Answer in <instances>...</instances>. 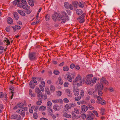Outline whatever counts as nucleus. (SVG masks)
<instances>
[{"mask_svg":"<svg viewBox=\"0 0 120 120\" xmlns=\"http://www.w3.org/2000/svg\"><path fill=\"white\" fill-rule=\"evenodd\" d=\"M73 85L75 86L76 85L77 86L79 87L82 85V81L81 79L80 76L78 75L73 82Z\"/></svg>","mask_w":120,"mask_h":120,"instance_id":"f257e3e1","label":"nucleus"},{"mask_svg":"<svg viewBox=\"0 0 120 120\" xmlns=\"http://www.w3.org/2000/svg\"><path fill=\"white\" fill-rule=\"evenodd\" d=\"M28 57L29 59L31 61L35 60L37 59L36 53L34 52H30Z\"/></svg>","mask_w":120,"mask_h":120,"instance_id":"f03ea898","label":"nucleus"},{"mask_svg":"<svg viewBox=\"0 0 120 120\" xmlns=\"http://www.w3.org/2000/svg\"><path fill=\"white\" fill-rule=\"evenodd\" d=\"M92 76L93 75L92 74H90L86 76L85 82L87 84L89 85L91 83L92 81L91 78Z\"/></svg>","mask_w":120,"mask_h":120,"instance_id":"7ed1b4c3","label":"nucleus"},{"mask_svg":"<svg viewBox=\"0 0 120 120\" xmlns=\"http://www.w3.org/2000/svg\"><path fill=\"white\" fill-rule=\"evenodd\" d=\"M94 116L93 113L91 112H89V114L86 115V118L87 120H93Z\"/></svg>","mask_w":120,"mask_h":120,"instance_id":"20e7f679","label":"nucleus"},{"mask_svg":"<svg viewBox=\"0 0 120 120\" xmlns=\"http://www.w3.org/2000/svg\"><path fill=\"white\" fill-rule=\"evenodd\" d=\"M73 92L75 95L76 96H78L79 94V91L78 87L74 85H73Z\"/></svg>","mask_w":120,"mask_h":120,"instance_id":"39448f33","label":"nucleus"},{"mask_svg":"<svg viewBox=\"0 0 120 120\" xmlns=\"http://www.w3.org/2000/svg\"><path fill=\"white\" fill-rule=\"evenodd\" d=\"M85 15L86 14L84 13L77 18V20H79V22L80 23H82L84 22V18Z\"/></svg>","mask_w":120,"mask_h":120,"instance_id":"423d86ee","label":"nucleus"},{"mask_svg":"<svg viewBox=\"0 0 120 120\" xmlns=\"http://www.w3.org/2000/svg\"><path fill=\"white\" fill-rule=\"evenodd\" d=\"M103 85L101 83L97 84L95 86V89L97 90H101L103 89Z\"/></svg>","mask_w":120,"mask_h":120,"instance_id":"0eeeda50","label":"nucleus"},{"mask_svg":"<svg viewBox=\"0 0 120 120\" xmlns=\"http://www.w3.org/2000/svg\"><path fill=\"white\" fill-rule=\"evenodd\" d=\"M79 111V109L77 108H75L74 109V111L72 112H71V113L72 115H74V116H72V118H74V117H76V115L74 113V112L77 114H78L80 113Z\"/></svg>","mask_w":120,"mask_h":120,"instance_id":"6e6552de","label":"nucleus"},{"mask_svg":"<svg viewBox=\"0 0 120 120\" xmlns=\"http://www.w3.org/2000/svg\"><path fill=\"white\" fill-rule=\"evenodd\" d=\"M67 77L68 81L71 82L72 81V79L74 78V76L72 74H69L67 75Z\"/></svg>","mask_w":120,"mask_h":120,"instance_id":"1a4fd4ad","label":"nucleus"},{"mask_svg":"<svg viewBox=\"0 0 120 120\" xmlns=\"http://www.w3.org/2000/svg\"><path fill=\"white\" fill-rule=\"evenodd\" d=\"M53 109L55 111H58L60 109V108L59 106L57 105H54L53 106Z\"/></svg>","mask_w":120,"mask_h":120,"instance_id":"9d476101","label":"nucleus"},{"mask_svg":"<svg viewBox=\"0 0 120 120\" xmlns=\"http://www.w3.org/2000/svg\"><path fill=\"white\" fill-rule=\"evenodd\" d=\"M13 15L14 17V19L16 20H18L19 18L18 13L16 12H14L13 13Z\"/></svg>","mask_w":120,"mask_h":120,"instance_id":"9b49d317","label":"nucleus"},{"mask_svg":"<svg viewBox=\"0 0 120 120\" xmlns=\"http://www.w3.org/2000/svg\"><path fill=\"white\" fill-rule=\"evenodd\" d=\"M100 82L101 83H105L106 85H108L109 84L108 82L105 80L104 78H102L100 80Z\"/></svg>","mask_w":120,"mask_h":120,"instance_id":"f8f14e48","label":"nucleus"},{"mask_svg":"<svg viewBox=\"0 0 120 120\" xmlns=\"http://www.w3.org/2000/svg\"><path fill=\"white\" fill-rule=\"evenodd\" d=\"M34 0H28L27 2L29 5L31 6H33L34 5L35 2Z\"/></svg>","mask_w":120,"mask_h":120,"instance_id":"ddd939ff","label":"nucleus"},{"mask_svg":"<svg viewBox=\"0 0 120 120\" xmlns=\"http://www.w3.org/2000/svg\"><path fill=\"white\" fill-rule=\"evenodd\" d=\"M82 111L84 112L86 111L88 109V107L85 105H82L81 106Z\"/></svg>","mask_w":120,"mask_h":120,"instance_id":"4468645a","label":"nucleus"},{"mask_svg":"<svg viewBox=\"0 0 120 120\" xmlns=\"http://www.w3.org/2000/svg\"><path fill=\"white\" fill-rule=\"evenodd\" d=\"M37 96L38 97L37 99L39 100H40L43 98L44 96L43 94H42L41 93L37 94Z\"/></svg>","mask_w":120,"mask_h":120,"instance_id":"2eb2a0df","label":"nucleus"},{"mask_svg":"<svg viewBox=\"0 0 120 120\" xmlns=\"http://www.w3.org/2000/svg\"><path fill=\"white\" fill-rule=\"evenodd\" d=\"M61 17L67 18L68 15L67 13L64 11H62L61 12Z\"/></svg>","mask_w":120,"mask_h":120,"instance_id":"dca6fc26","label":"nucleus"},{"mask_svg":"<svg viewBox=\"0 0 120 120\" xmlns=\"http://www.w3.org/2000/svg\"><path fill=\"white\" fill-rule=\"evenodd\" d=\"M66 93H67V94L68 95L69 97H71L72 96V95L69 89H67L66 90Z\"/></svg>","mask_w":120,"mask_h":120,"instance_id":"f3484780","label":"nucleus"},{"mask_svg":"<svg viewBox=\"0 0 120 120\" xmlns=\"http://www.w3.org/2000/svg\"><path fill=\"white\" fill-rule=\"evenodd\" d=\"M54 14L57 20L58 21L60 20L61 18L59 14L56 12H55Z\"/></svg>","mask_w":120,"mask_h":120,"instance_id":"a211bd4d","label":"nucleus"},{"mask_svg":"<svg viewBox=\"0 0 120 120\" xmlns=\"http://www.w3.org/2000/svg\"><path fill=\"white\" fill-rule=\"evenodd\" d=\"M7 21L8 24H11L13 23V19L9 17L7 19Z\"/></svg>","mask_w":120,"mask_h":120,"instance_id":"6ab92c4d","label":"nucleus"},{"mask_svg":"<svg viewBox=\"0 0 120 120\" xmlns=\"http://www.w3.org/2000/svg\"><path fill=\"white\" fill-rule=\"evenodd\" d=\"M63 115L64 117L68 118H70L71 117V115L65 112L63 113Z\"/></svg>","mask_w":120,"mask_h":120,"instance_id":"aec40b11","label":"nucleus"},{"mask_svg":"<svg viewBox=\"0 0 120 120\" xmlns=\"http://www.w3.org/2000/svg\"><path fill=\"white\" fill-rule=\"evenodd\" d=\"M72 5L75 8H77L78 3L77 1H73L72 3Z\"/></svg>","mask_w":120,"mask_h":120,"instance_id":"412c9836","label":"nucleus"},{"mask_svg":"<svg viewBox=\"0 0 120 120\" xmlns=\"http://www.w3.org/2000/svg\"><path fill=\"white\" fill-rule=\"evenodd\" d=\"M94 93V90L93 89H90L88 92V93L90 95H93Z\"/></svg>","mask_w":120,"mask_h":120,"instance_id":"4be33fe9","label":"nucleus"},{"mask_svg":"<svg viewBox=\"0 0 120 120\" xmlns=\"http://www.w3.org/2000/svg\"><path fill=\"white\" fill-rule=\"evenodd\" d=\"M76 13L79 15L82 13V11L80 9H78L76 11Z\"/></svg>","mask_w":120,"mask_h":120,"instance_id":"5701e85b","label":"nucleus"},{"mask_svg":"<svg viewBox=\"0 0 120 120\" xmlns=\"http://www.w3.org/2000/svg\"><path fill=\"white\" fill-rule=\"evenodd\" d=\"M47 107L48 109L51 108L52 103L50 101H48L47 103Z\"/></svg>","mask_w":120,"mask_h":120,"instance_id":"b1692460","label":"nucleus"},{"mask_svg":"<svg viewBox=\"0 0 120 120\" xmlns=\"http://www.w3.org/2000/svg\"><path fill=\"white\" fill-rule=\"evenodd\" d=\"M29 85L31 88L34 89L35 87L34 83L32 81L30 82L29 83Z\"/></svg>","mask_w":120,"mask_h":120,"instance_id":"393cba45","label":"nucleus"},{"mask_svg":"<svg viewBox=\"0 0 120 120\" xmlns=\"http://www.w3.org/2000/svg\"><path fill=\"white\" fill-rule=\"evenodd\" d=\"M17 12L21 15L23 16H25V14L23 11H22L20 10H18Z\"/></svg>","mask_w":120,"mask_h":120,"instance_id":"a878e982","label":"nucleus"},{"mask_svg":"<svg viewBox=\"0 0 120 120\" xmlns=\"http://www.w3.org/2000/svg\"><path fill=\"white\" fill-rule=\"evenodd\" d=\"M22 8L24 9L27 10L29 9L30 7L29 6L26 5H23L22 6Z\"/></svg>","mask_w":120,"mask_h":120,"instance_id":"bb28decb","label":"nucleus"},{"mask_svg":"<svg viewBox=\"0 0 120 120\" xmlns=\"http://www.w3.org/2000/svg\"><path fill=\"white\" fill-rule=\"evenodd\" d=\"M69 3L67 2H65L64 3V7L67 9H68L69 6L70 5Z\"/></svg>","mask_w":120,"mask_h":120,"instance_id":"cd10ccee","label":"nucleus"},{"mask_svg":"<svg viewBox=\"0 0 120 120\" xmlns=\"http://www.w3.org/2000/svg\"><path fill=\"white\" fill-rule=\"evenodd\" d=\"M60 18H61L60 20H59L58 21H61V22L62 23H64L66 21L65 19L66 18L61 17Z\"/></svg>","mask_w":120,"mask_h":120,"instance_id":"c85d7f7f","label":"nucleus"},{"mask_svg":"<svg viewBox=\"0 0 120 120\" xmlns=\"http://www.w3.org/2000/svg\"><path fill=\"white\" fill-rule=\"evenodd\" d=\"M65 108L66 109L65 110L66 111H68V109H71L70 106L69 104H66L64 106Z\"/></svg>","mask_w":120,"mask_h":120,"instance_id":"c756f323","label":"nucleus"},{"mask_svg":"<svg viewBox=\"0 0 120 120\" xmlns=\"http://www.w3.org/2000/svg\"><path fill=\"white\" fill-rule=\"evenodd\" d=\"M63 69L64 71H67L69 70V68L68 66H66L63 68Z\"/></svg>","mask_w":120,"mask_h":120,"instance_id":"7c9ffc66","label":"nucleus"},{"mask_svg":"<svg viewBox=\"0 0 120 120\" xmlns=\"http://www.w3.org/2000/svg\"><path fill=\"white\" fill-rule=\"evenodd\" d=\"M35 92L36 93H37V94L41 93V91L40 89L39 88H36L35 89Z\"/></svg>","mask_w":120,"mask_h":120,"instance_id":"2f4dec72","label":"nucleus"},{"mask_svg":"<svg viewBox=\"0 0 120 120\" xmlns=\"http://www.w3.org/2000/svg\"><path fill=\"white\" fill-rule=\"evenodd\" d=\"M9 88L10 90H11V93L14 94V92H13L15 89L14 87L12 86H11L9 87Z\"/></svg>","mask_w":120,"mask_h":120,"instance_id":"473e14b6","label":"nucleus"},{"mask_svg":"<svg viewBox=\"0 0 120 120\" xmlns=\"http://www.w3.org/2000/svg\"><path fill=\"white\" fill-rule=\"evenodd\" d=\"M4 47L0 45V54H2L4 52Z\"/></svg>","mask_w":120,"mask_h":120,"instance_id":"72a5a7b5","label":"nucleus"},{"mask_svg":"<svg viewBox=\"0 0 120 120\" xmlns=\"http://www.w3.org/2000/svg\"><path fill=\"white\" fill-rule=\"evenodd\" d=\"M99 103L103 105H104L106 104V102L104 100H102V101L101 100L99 101Z\"/></svg>","mask_w":120,"mask_h":120,"instance_id":"f704fd0d","label":"nucleus"},{"mask_svg":"<svg viewBox=\"0 0 120 120\" xmlns=\"http://www.w3.org/2000/svg\"><path fill=\"white\" fill-rule=\"evenodd\" d=\"M59 82V83L60 85H62L63 83V81L62 80L61 78V77H59L58 78Z\"/></svg>","mask_w":120,"mask_h":120,"instance_id":"c9c22d12","label":"nucleus"},{"mask_svg":"<svg viewBox=\"0 0 120 120\" xmlns=\"http://www.w3.org/2000/svg\"><path fill=\"white\" fill-rule=\"evenodd\" d=\"M50 90L51 92H53L55 90V87L52 85H51L50 86Z\"/></svg>","mask_w":120,"mask_h":120,"instance_id":"e433bc0d","label":"nucleus"},{"mask_svg":"<svg viewBox=\"0 0 120 120\" xmlns=\"http://www.w3.org/2000/svg\"><path fill=\"white\" fill-rule=\"evenodd\" d=\"M50 16L49 15L47 14L45 16V19L46 21H48L50 19Z\"/></svg>","mask_w":120,"mask_h":120,"instance_id":"4c0bfd02","label":"nucleus"},{"mask_svg":"<svg viewBox=\"0 0 120 120\" xmlns=\"http://www.w3.org/2000/svg\"><path fill=\"white\" fill-rule=\"evenodd\" d=\"M46 107L44 106H41L39 108V110L41 111L44 110L46 109Z\"/></svg>","mask_w":120,"mask_h":120,"instance_id":"58836bf2","label":"nucleus"},{"mask_svg":"<svg viewBox=\"0 0 120 120\" xmlns=\"http://www.w3.org/2000/svg\"><path fill=\"white\" fill-rule=\"evenodd\" d=\"M82 97L80 96H79L77 97H75V99L76 101H78Z\"/></svg>","mask_w":120,"mask_h":120,"instance_id":"ea45409f","label":"nucleus"},{"mask_svg":"<svg viewBox=\"0 0 120 120\" xmlns=\"http://www.w3.org/2000/svg\"><path fill=\"white\" fill-rule=\"evenodd\" d=\"M101 114L102 115H104L105 111V109L103 108H101Z\"/></svg>","mask_w":120,"mask_h":120,"instance_id":"a19ab883","label":"nucleus"},{"mask_svg":"<svg viewBox=\"0 0 120 120\" xmlns=\"http://www.w3.org/2000/svg\"><path fill=\"white\" fill-rule=\"evenodd\" d=\"M45 92H47V94L50 95V92L49 91V89L48 88H46L45 89Z\"/></svg>","mask_w":120,"mask_h":120,"instance_id":"79ce46f5","label":"nucleus"},{"mask_svg":"<svg viewBox=\"0 0 120 120\" xmlns=\"http://www.w3.org/2000/svg\"><path fill=\"white\" fill-rule=\"evenodd\" d=\"M32 79H35L38 80V81H40L43 80V79L42 78H39L38 77H33Z\"/></svg>","mask_w":120,"mask_h":120,"instance_id":"37998d69","label":"nucleus"},{"mask_svg":"<svg viewBox=\"0 0 120 120\" xmlns=\"http://www.w3.org/2000/svg\"><path fill=\"white\" fill-rule=\"evenodd\" d=\"M53 73L55 75H58L60 73V72L58 70H56L54 71Z\"/></svg>","mask_w":120,"mask_h":120,"instance_id":"c03bdc74","label":"nucleus"},{"mask_svg":"<svg viewBox=\"0 0 120 120\" xmlns=\"http://www.w3.org/2000/svg\"><path fill=\"white\" fill-rule=\"evenodd\" d=\"M84 91L83 90H81L80 92V96L82 97L84 95Z\"/></svg>","mask_w":120,"mask_h":120,"instance_id":"a18cd8bd","label":"nucleus"},{"mask_svg":"<svg viewBox=\"0 0 120 120\" xmlns=\"http://www.w3.org/2000/svg\"><path fill=\"white\" fill-rule=\"evenodd\" d=\"M48 111L49 112L50 114L52 115H53V112L52 110L51 109V108L48 109Z\"/></svg>","mask_w":120,"mask_h":120,"instance_id":"49530a36","label":"nucleus"},{"mask_svg":"<svg viewBox=\"0 0 120 120\" xmlns=\"http://www.w3.org/2000/svg\"><path fill=\"white\" fill-rule=\"evenodd\" d=\"M21 116L19 115H16V119L17 120H20L21 119Z\"/></svg>","mask_w":120,"mask_h":120,"instance_id":"de8ad7c7","label":"nucleus"},{"mask_svg":"<svg viewBox=\"0 0 120 120\" xmlns=\"http://www.w3.org/2000/svg\"><path fill=\"white\" fill-rule=\"evenodd\" d=\"M69 104L70 105L71 108L72 107H74L76 105L74 103H72Z\"/></svg>","mask_w":120,"mask_h":120,"instance_id":"09e8293b","label":"nucleus"},{"mask_svg":"<svg viewBox=\"0 0 120 120\" xmlns=\"http://www.w3.org/2000/svg\"><path fill=\"white\" fill-rule=\"evenodd\" d=\"M87 107L88 108L90 109L93 110L94 109V107L92 106L91 105H88Z\"/></svg>","mask_w":120,"mask_h":120,"instance_id":"8fccbe9b","label":"nucleus"},{"mask_svg":"<svg viewBox=\"0 0 120 120\" xmlns=\"http://www.w3.org/2000/svg\"><path fill=\"white\" fill-rule=\"evenodd\" d=\"M5 41L4 42L5 43L6 42V43H7L6 45H10V41H9L7 39H6V40H5V41Z\"/></svg>","mask_w":120,"mask_h":120,"instance_id":"3c124183","label":"nucleus"},{"mask_svg":"<svg viewBox=\"0 0 120 120\" xmlns=\"http://www.w3.org/2000/svg\"><path fill=\"white\" fill-rule=\"evenodd\" d=\"M78 5L80 7L82 8L84 7L83 4L80 2H79L78 3Z\"/></svg>","mask_w":120,"mask_h":120,"instance_id":"603ef678","label":"nucleus"},{"mask_svg":"<svg viewBox=\"0 0 120 120\" xmlns=\"http://www.w3.org/2000/svg\"><path fill=\"white\" fill-rule=\"evenodd\" d=\"M33 117L35 119L37 118L38 117V114L37 113L35 112L34 113Z\"/></svg>","mask_w":120,"mask_h":120,"instance_id":"864d4df0","label":"nucleus"},{"mask_svg":"<svg viewBox=\"0 0 120 120\" xmlns=\"http://www.w3.org/2000/svg\"><path fill=\"white\" fill-rule=\"evenodd\" d=\"M81 116L82 118L84 120L86 118V115L85 114L83 113L81 115Z\"/></svg>","mask_w":120,"mask_h":120,"instance_id":"5fc2aeb1","label":"nucleus"},{"mask_svg":"<svg viewBox=\"0 0 120 120\" xmlns=\"http://www.w3.org/2000/svg\"><path fill=\"white\" fill-rule=\"evenodd\" d=\"M97 79L96 78H94L91 81V83H94L96 82Z\"/></svg>","mask_w":120,"mask_h":120,"instance_id":"6e6d98bb","label":"nucleus"},{"mask_svg":"<svg viewBox=\"0 0 120 120\" xmlns=\"http://www.w3.org/2000/svg\"><path fill=\"white\" fill-rule=\"evenodd\" d=\"M54 14L52 15V19L54 21H56L57 20Z\"/></svg>","mask_w":120,"mask_h":120,"instance_id":"4d7b16f0","label":"nucleus"},{"mask_svg":"<svg viewBox=\"0 0 120 120\" xmlns=\"http://www.w3.org/2000/svg\"><path fill=\"white\" fill-rule=\"evenodd\" d=\"M21 2L23 4L26 5L27 4V3L25 0H20Z\"/></svg>","mask_w":120,"mask_h":120,"instance_id":"13d9d810","label":"nucleus"},{"mask_svg":"<svg viewBox=\"0 0 120 120\" xmlns=\"http://www.w3.org/2000/svg\"><path fill=\"white\" fill-rule=\"evenodd\" d=\"M103 93V92L101 90H99L98 92V94L99 96H101Z\"/></svg>","mask_w":120,"mask_h":120,"instance_id":"bf43d9fd","label":"nucleus"},{"mask_svg":"<svg viewBox=\"0 0 120 120\" xmlns=\"http://www.w3.org/2000/svg\"><path fill=\"white\" fill-rule=\"evenodd\" d=\"M93 114L94 113L96 116L97 117H98V112L97 111L94 110L93 111Z\"/></svg>","mask_w":120,"mask_h":120,"instance_id":"052dcab7","label":"nucleus"},{"mask_svg":"<svg viewBox=\"0 0 120 120\" xmlns=\"http://www.w3.org/2000/svg\"><path fill=\"white\" fill-rule=\"evenodd\" d=\"M69 85L68 83V82H66L64 83V87H67Z\"/></svg>","mask_w":120,"mask_h":120,"instance_id":"680f3d73","label":"nucleus"},{"mask_svg":"<svg viewBox=\"0 0 120 120\" xmlns=\"http://www.w3.org/2000/svg\"><path fill=\"white\" fill-rule=\"evenodd\" d=\"M68 9H69L71 10H73V8L72 5L71 4H70V5L69 6Z\"/></svg>","mask_w":120,"mask_h":120,"instance_id":"e2e57ef3","label":"nucleus"},{"mask_svg":"<svg viewBox=\"0 0 120 120\" xmlns=\"http://www.w3.org/2000/svg\"><path fill=\"white\" fill-rule=\"evenodd\" d=\"M100 96H97L96 95V98L97 100L100 101L102 99L100 97Z\"/></svg>","mask_w":120,"mask_h":120,"instance_id":"0e129e2a","label":"nucleus"},{"mask_svg":"<svg viewBox=\"0 0 120 120\" xmlns=\"http://www.w3.org/2000/svg\"><path fill=\"white\" fill-rule=\"evenodd\" d=\"M16 115H11V119H16Z\"/></svg>","mask_w":120,"mask_h":120,"instance_id":"69168bd1","label":"nucleus"},{"mask_svg":"<svg viewBox=\"0 0 120 120\" xmlns=\"http://www.w3.org/2000/svg\"><path fill=\"white\" fill-rule=\"evenodd\" d=\"M22 3H21L20 2L18 3L17 6L21 8L22 7Z\"/></svg>","mask_w":120,"mask_h":120,"instance_id":"338daca9","label":"nucleus"},{"mask_svg":"<svg viewBox=\"0 0 120 120\" xmlns=\"http://www.w3.org/2000/svg\"><path fill=\"white\" fill-rule=\"evenodd\" d=\"M4 95L3 92H1L0 93V98H3L4 96Z\"/></svg>","mask_w":120,"mask_h":120,"instance_id":"774afa93","label":"nucleus"}]
</instances>
